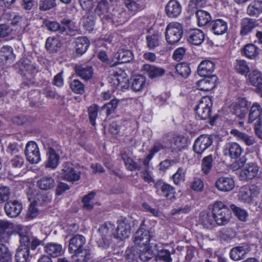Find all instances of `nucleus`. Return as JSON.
I'll list each match as a JSON object with an SVG mask.
<instances>
[{"instance_id": "obj_11", "label": "nucleus", "mask_w": 262, "mask_h": 262, "mask_svg": "<svg viewBox=\"0 0 262 262\" xmlns=\"http://www.w3.org/2000/svg\"><path fill=\"white\" fill-rule=\"evenodd\" d=\"M114 237L119 240L127 238L130 235V226L127 221L121 220L117 221V227L115 228Z\"/></svg>"}, {"instance_id": "obj_10", "label": "nucleus", "mask_w": 262, "mask_h": 262, "mask_svg": "<svg viewBox=\"0 0 262 262\" xmlns=\"http://www.w3.org/2000/svg\"><path fill=\"white\" fill-rule=\"evenodd\" d=\"M153 237L151 232L141 227L134 234V242L137 245L146 246L150 244Z\"/></svg>"}, {"instance_id": "obj_6", "label": "nucleus", "mask_w": 262, "mask_h": 262, "mask_svg": "<svg viewBox=\"0 0 262 262\" xmlns=\"http://www.w3.org/2000/svg\"><path fill=\"white\" fill-rule=\"evenodd\" d=\"M213 136L209 135H202L198 137L193 145L194 152L198 155L203 153L213 142Z\"/></svg>"}, {"instance_id": "obj_55", "label": "nucleus", "mask_w": 262, "mask_h": 262, "mask_svg": "<svg viewBox=\"0 0 262 262\" xmlns=\"http://www.w3.org/2000/svg\"><path fill=\"white\" fill-rule=\"evenodd\" d=\"M115 81H117L116 84L121 88H124L127 85L128 82V78L126 76V74L123 71H121L120 74L117 73L116 75L114 76Z\"/></svg>"}, {"instance_id": "obj_18", "label": "nucleus", "mask_w": 262, "mask_h": 262, "mask_svg": "<svg viewBox=\"0 0 262 262\" xmlns=\"http://www.w3.org/2000/svg\"><path fill=\"white\" fill-rule=\"evenodd\" d=\"M86 240L85 237L80 234L74 236L70 240L69 245V251L74 253V251L85 248Z\"/></svg>"}, {"instance_id": "obj_36", "label": "nucleus", "mask_w": 262, "mask_h": 262, "mask_svg": "<svg viewBox=\"0 0 262 262\" xmlns=\"http://www.w3.org/2000/svg\"><path fill=\"white\" fill-rule=\"evenodd\" d=\"M146 79L144 76L139 75L133 77L131 83V88L135 92H139L145 88Z\"/></svg>"}, {"instance_id": "obj_23", "label": "nucleus", "mask_w": 262, "mask_h": 262, "mask_svg": "<svg viewBox=\"0 0 262 262\" xmlns=\"http://www.w3.org/2000/svg\"><path fill=\"white\" fill-rule=\"evenodd\" d=\"M76 75L84 80H89L93 75L92 67L76 64L74 67Z\"/></svg>"}, {"instance_id": "obj_31", "label": "nucleus", "mask_w": 262, "mask_h": 262, "mask_svg": "<svg viewBox=\"0 0 262 262\" xmlns=\"http://www.w3.org/2000/svg\"><path fill=\"white\" fill-rule=\"evenodd\" d=\"M247 102L245 100H241L235 103L231 109V112L237 117L244 118L248 112Z\"/></svg>"}, {"instance_id": "obj_44", "label": "nucleus", "mask_w": 262, "mask_h": 262, "mask_svg": "<svg viewBox=\"0 0 262 262\" xmlns=\"http://www.w3.org/2000/svg\"><path fill=\"white\" fill-rule=\"evenodd\" d=\"M121 159L124 162V165L127 169L130 171L140 170L141 167L125 152L121 154Z\"/></svg>"}, {"instance_id": "obj_5", "label": "nucleus", "mask_w": 262, "mask_h": 262, "mask_svg": "<svg viewBox=\"0 0 262 262\" xmlns=\"http://www.w3.org/2000/svg\"><path fill=\"white\" fill-rule=\"evenodd\" d=\"M212 99L210 97H204L195 107L196 116L202 120L209 119L211 113Z\"/></svg>"}, {"instance_id": "obj_62", "label": "nucleus", "mask_w": 262, "mask_h": 262, "mask_svg": "<svg viewBox=\"0 0 262 262\" xmlns=\"http://www.w3.org/2000/svg\"><path fill=\"white\" fill-rule=\"evenodd\" d=\"M230 208L239 220L244 222L246 221L248 213L245 210L242 209L234 204L230 205Z\"/></svg>"}, {"instance_id": "obj_19", "label": "nucleus", "mask_w": 262, "mask_h": 262, "mask_svg": "<svg viewBox=\"0 0 262 262\" xmlns=\"http://www.w3.org/2000/svg\"><path fill=\"white\" fill-rule=\"evenodd\" d=\"M44 250L49 257H57L63 253L62 246L57 243L50 242L44 247Z\"/></svg>"}, {"instance_id": "obj_3", "label": "nucleus", "mask_w": 262, "mask_h": 262, "mask_svg": "<svg viewBox=\"0 0 262 262\" xmlns=\"http://www.w3.org/2000/svg\"><path fill=\"white\" fill-rule=\"evenodd\" d=\"M115 225L110 222H106L101 225L98 231L101 237L97 241L99 247L105 249L109 247L112 238L115 234Z\"/></svg>"}, {"instance_id": "obj_22", "label": "nucleus", "mask_w": 262, "mask_h": 262, "mask_svg": "<svg viewBox=\"0 0 262 262\" xmlns=\"http://www.w3.org/2000/svg\"><path fill=\"white\" fill-rule=\"evenodd\" d=\"M22 209V205L17 201L7 202L5 205V210L8 216L11 217L17 216Z\"/></svg>"}, {"instance_id": "obj_39", "label": "nucleus", "mask_w": 262, "mask_h": 262, "mask_svg": "<svg viewBox=\"0 0 262 262\" xmlns=\"http://www.w3.org/2000/svg\"><path fill=\"white\" fill-rule=\"evenodd\" d=\"M195 15L197 18L198 25L200 27L207 25L211 20L210 14L208 12L204 10H197L195 12Z\"/></svg>"}, {"instance_id": "obj_45", "label": "nucleus", "mask_w": 262, "mask_h": 262, "mask_svg": "<svg viewBox=\"0 0 262 262\" xmlns=\"http://www.w3.org/2000/svg\"><path fill=\"white\" fill-rule=\"evenodd\" d=\"M82 24L85 29L89 32L93 30L95 24L94 16L90 12H86L83 16Z\"/></svg>"}, {"instance_id": "obj_58", "label": "nucleus", "mask_w": 262, "mask_h": 262, "mask_svg": "<svg viewBox=\"0 0 262 262\" xmlns=\"http://www.w3.org/2000/svg\"><path fill=\"white\" fill-rule=\"evenodd\" d=\"M212 156L210 155L204 157L202 160V170L205 174H208L212 166Z\"/></svg>"}, {"instance_id": "obj_15", "label": "nucleus", "mask_w": 262, "mask_h": 262, "mask_svg": "<svg viewBox=\"0 0 262 262\" xmlns=\"http://www.w3.org/2000/svg\"><path fill=\"white\" fill-rule=\"evenodd\" d=\"M258 25L256 19L247 17L242 19L240 24L241 35L244 36L248 35Z\"/></svg>"}, {"instance_id": "obj_30", "label": "nucleus", "mask_w": 262, "mask_h": 262, "mask_svg": "<svg viewBox=\"0 0 262 262\" xmlns=\"http://www.w3.org/2000/svg\"><path fill=\"white\" fill-rule=\"evenodd\" d=\"M247 13L251 17H258L262 13V1L252 2L247 7Z\"/></svg>"}, {"instance_id": "obj_8", "label": "nucleus", "mask_w": 262, "mask_h": 262, "mask_svg": "<svg viewBox=\"0 0 262 262\" xmlns=\"http://www.w3.org/2000/svg\"><path fill=\"white\" fill-rule=\"evenodd\" d=\"M27 160L32 164L37 163L40 160V156L37 145L33 141L29 142L25 150Z\"/></svg>"}, {"instance_id": "obj_50", "label": "nucleus", "mask_w": 262, "mask_h": 262, "mask_svg": "<svg viewBox=\"0 0 262 262\" xmlns=\"http://www.w3.org/2000/svg\"><path fill=\"white\" fill-rule=\"evenodd\" d=\"M244 54L248 58L254 59L259 54V49L252 43L247 44L244 47Z\"/></svg>"}, {"instance_id": "obj_29", "label": "nucleus", "mask_w": 262, "mask_h": 262, "mask_svg": "<svg viewBox=\"0 0 262 262\" xmlns=\"http://www.w3.org/2000/svg\"><path fill=\"white\" fill-rule=\"evenodd\" d=\"M214 69V63L209 60H205L201 62L198 68V73L201 76H210Z\"/></svg>"}, {"instance_id": "obj_12", "label": "nucleus", "mask_w": 262, "mask_h": 262, "mask_svg": "<svg viewBox=\"0 0 262 262\" xmlns=\"http://www.w3.org/2000/svg\"><path fill=\"white\" fill-rule=\"evenodd\" d=\"M243 150V149L236 142H227L223 147L224 155L226 156H229L232 159L238 158Z\"/></svg>"}, {"instance_id": "obj_35", "label": "nucleus", "mask_w": 262, "mask_h": 262, "mask_svg": "<svg viewBox=\"0 0 262 262\" xmlns=\"http://www.w3.org/2000/svg\"><path fill=\"white\" fill-rule=\"evenodd\" d=\"M256 187L252 186L251 187H242L239 192V199L244 202L249 203L251 202L252 198L255 195L252 192V190L256 189Z\"/></svg>"}, {"instance_id": "obj_24", "label": "nucleus", "mask_w": 262, "mask_h": 262, "mask_svg": "<svg viewBox=\"0 0 262 262\" xmlns=\"http://www.w3.org/2000/svg\"><path fill=\"white\" fill-rule=\"evenodd\" d=\"M215 186L220 191H230L234 187V182L231 178L221 177L216 180Z\"/></svg>"}, {"instance_id": "obj_60", "label": "nucleus", "mask_w": 262, "mask_h": 262, "mask_svg": "<svg viewBox=\"0 0 262 262\" xmlns=\"http://www.w3.org/2000/svg\"><path fill=\"white\" fill-rule=\"evenodd\" d=\"M127 19V14L125 11H123L113 15V24L116 26L124 24Z\"/></svg>"}, {"instance_id": "obj_59", "label": "nucleus", "mask_w": 262, "mask_h": 262, "mask_svg": "<svg viewBox=\"0 0 262 262\" xmlns=\"http://www.w3.org/2000/svg\"><path fill=\"white\" fill-rule=\"evenodd\" d=\"M108 5L106 0L101 1L97 5L94 10L95 13L99 16L106 13L108 10Z\"/></svg>"}, {"instance_id": "obj_54", "label": "nucleus", "mask_w": 262, "mask_h": 262, "mask_svg": "<svg viewBox=\"0 0 262 262\" xmlns=\"http://www.w3.org/2000/svg\"><path fill=\"white\" fill-rule=\"evenodd\" d=\"M161 190L163 193L165 198L169 200H172L175 198L174 188L170 185L164 183L161 187Z\"/></svg>"}, {"instance_id": "obj_4", "label": "nucleus", "mask_w": 262, "mask_h": 262, "mask_svg": "<svg viewBox=\"0 0 262 262\" xmlns=\"http://www.w3.org/2000/svg\"><path fill=\"white\" fill-rule=\"evenodd\" d=\"M183 28L179 23H171L166 28L165 38L167 43L173 45L179 41L183 35Z\"/></svg>"}, {"instance_id": "obj_14", "label": "nucleus", "mask_w": 262, "mask_h": 262, "mask_svg": "<svg viewBox=\"0 0 262 262\" xmlns=\"http://www.w3.org/2000/svg\"><path fill=\"white\" fill-rule=\"evenodd\" d=\"M197 83L198 89L202 91H209L216 86L217 78L215 75L203 76Z\"/></svg>"}, {"instance_id": "obj_47", "label": "nucleus", "mask_w": 262, "mask_h": 262, "mask_svg": "<svg viewBox=\"0 0 262 262\" xmlns=\"http://www.w3.org/2000/svg\"><path fill=\"white\" fill-rule=\"evenodd\" d=\"M160 35L159 34L148 35L146 36L147 47L150 50H153L160 45Z\"/></svg>"}, {"instance_id": "obj_48", "label": "nucleus", "mask_w": 262, "mask_h": 262, "mask_svg": "<svg viewBox=\"0 0 262 262\" xmlns=\"http://www.w3.org/2000/svg\"><path fill=\"white\" fill-rule=\"evenodd\" d=\"M138 247L128 248L125 251L126 262H138Z\"/></svg>"}, {"instance_id": "obj_64", "label": "nucleus", "mask_w": 262, "mask_h": 262, "mask_svg": "<svg viewBox=\"0 0 262 262\" xmlns=\"http://www.w3.org/2000/svg\"><path fill=\"white\" fill-rule=\"evenodd\" d=\"M185 169L179 167L177 172L172 176V179L175 184L178 185L185 180Z\"/></svg>"}, {"instance_id": "obj_52", "label": "nucleus", "mask_w": 262, "mask_h": 262, "mask_svg": "<svg viewBox=\"0 0 262 262\" xmlns=\"http://www.w3.org/2000/svg\"><path fill=\"white\" fill-rule=\"evenodd\" d=\"M43 24L50 31H58L61 33L65 32V28L64 27H60V24L56 21L45 20Z\"/></svg>"}, {"instance_id": "obj_1", "label": "nucleus", "mask_w": 262, "mask_h": 262, "mask_svg": "<svg viewBox=\"0 0 262 262\" xmlns=\"http://www.w3.org/2000/svg\"><path fill=\"white\" fill-rule=\"evenodd\" d=\"M10 225L8 221L0 220V262H12V254L4 244L8 240V233L6 230Z\"/></svg>"}, {"instance_id": "obj_7", "label": "nucleus", "mask_w": 262, "mask_h": 262, "mask_svg": "<svg viewBox=\"0 0 262 262\" xmlns=\"http://www.w3.org/2000/svg\"><path fill=\"white\" fill-rule=\"evenodd\" d=\"M61 171L62 179L65 181L73 183L80 178V172L76 170L71 163H64L62 166Z\"/></svg>"}, {"instance_id": "obj_2", "label": "nucleus", "mask_w": 262, "mask_h": 262, "mask_svg": "<svg viewBox=\"0 0 262 262\" xmlns=\"http://www.w3.org/2000/svg\"><path fill=\"white\" fill-rule=\"evenodd\" d=\"M212 213L215 223L219 226L227 224L231 217L230 210L222 202L216 201L213 205Z\"/></svg>"}, {"instance_id": "obj_21", "label": "nucleus", "mask_w": 262, "mask_h": 262, "mask_svg": "<svg viewBox=\"0 0 262 262\" xmlns=\"http://www.w3.org/2000/svg\"><path fill=\"white\" fill-rule=\"evenodd\" d=\"M181 5L176 0H170L165 7L166 14L170 18L177 17L181 14Z\"/></svg>"}, {"instance_id": "obj_16", "label": "nucleus", "mask_w": 262, "mask_h": 262, "mask_svg": "<svg viewBox=\"0 0 262 262\" xmlns=\"http://www.w3.org/2000/svg\"><path fill=\"white\" fill-rule=\"evenodd\" d=\"M250 83L255 87L257 93L262 97V73L257 70H252L248 75Z\"/></svg>"}, {"instance_id": "obj_38", "label": "nucleus", "mask_w": 262, "mask_h": 262, "mask_svg": "<svg viewBox=\"0 0 262 262\" xmlns=\"http://www.w3.org/2000/svg\"><path fill=\"white\" fill-rule=\"evenodd\" d=\"M143 69L150 78L161 76L165 73V70L163 69L148 64H145L143 66Z\"/></svg>"}, {"instance_id": "obj_46", "label": "nucleus", "mask_w": 262, "mask_h": 262, "mask_svg": "<svg viewBox=\"0 0 262 262\" xmlns=\"http://www.w3.org/2000/svg\"><path fill=\"white\" fill-rule=\"evenodd\" d=\"M187 146L186 139L181 136H177L173 138L170 148L179 151L185 148Z\"/></svg>"}, {"instance_id": "obj_41", "label": "nucleus", "mask_w": 262, "mask_h": 262, "mask_svg": "<svg viewBox=\"0 0 262 262\" xmlns=\"http://www.w3.org/2000/svg\"><path fill=\"white\" fill-rule=\"evenodd\" d=\"M72 259L74 262H86L90 258V252L85 248L74 252Z\"/></svg>"}, {"instance_id": "obj_17", "label": "nucleus", "mask_w": 262, "mask_h": 262, "mask_svg": "<svg viewBox=\"0 0 262 262\" xmlns=\"http://www.w3.org/2000/svg\"><path fill=\"white\" fill-rule=\"evenodd\" d=\"M152 246H154L156 250H158V246L156 243H150L149 244L144 246V247H138L139 258L143 261L150 259L154 255V250L152 249Z\"/></svg>"}, {"instance_id": "obj_57", "label": "nucleus", "mask_w": 262, "mask_h": 262, "mask_svg": "<svg viewBox=\"0 0 262 262\" xmlns=\"http://www.w3.org/2000/svg\"><path fill=\"white\" fill-rule=\"evenodd\" d=\"M217 236L221 241L228 242L235 236V233L231 229H224L218 232Z\"/></svg>"}, {"instance_id": "obj_40", "label": "nucleus", "mask_w": 262, "mask_h": 262, "mask_svg": "<svg viewBox=\"0 0 262 262\" xmlns=\"http://www.w3.org/2000/svg\"><path fill=\"white\" fill-rule=\"evenodd\" d=\"M90 46V41L86 37H79L76 40V53L80 55L84 53Z\"/></svg>"}, {"instance_id": "obj_25", "label": "nucleus", "mask_w": 262, "mask_h": 262, "mask_svg": "<svg viewBox=\"0 0 262 262\" xmlns=\"http://www.w3.org/2000/svg\"><path fill=\"white\" fill-rule=\"evenodd\" d=\"M47 155L48 159L46 162V167L51 169L56 168L59 163V155L52 147L48 148Z\"/></svg>"}, {"instance_id": "obj_61", "label": "nucleus", "mask_w": 262, "mask_h": 262, "mask_svg": "<svg viewBox=\"0 0 262 262\" xmlns=\"http://www.w3.org/2000/svg\"><path fill=\"white\" fill-rule=\"evenodd\" d=\"M70 87L72 91L75 93L82 94L84 92V84L79 80L74 79L72 81Z\"/></svg>"}, {"instance_id": "obj_27", "label": "nucleus", "mask_w": 262, "mask_h": 262, "mask_svg": "<svg viewBox=\"0 0 262 262\" xmlns=\"http://www.w3.org/2000/svg\"><path fill=\"white\" fill-rule=\"evenodd\" d=\"M258 167L254 163L247 164L241 172L240 176L243 179L250 180L255 177L258 172Z\"/></svg>"}, {"instance_id": "obj_49", "label": "nucleus", "mask_w": 262, "mask_h": 262, "mask_svg": "<svg viewBox=\"0 0 262 262\" xmlns=\"http://www.w3.org/2000/svg\"><path fill=\"white\" fill-rule=\"evenodd\" d=\"M19 72L21 75H25V72L33 74L35 70L34 66L31 64V61L27 59H23L19 64Z\"/></svg>"}, {"instance_id": "obj_9", "label": "nucleus", "mask_w": 262, "mask_h": 262, "mask_svg": "<svg viewBox=\"0 0 262 262\" xmlns=\"http://www.w3.org/2000/svg\"><path fill=\"white\" fill-rule=\"evenodd\" d=\"M19 241L20 245L16 250L15 259L17 262H26L29 257V248L27 247L29 239L21 237Z\"/></svg>"}, {"instance_id": "obj_28", "label": "nucleus", "mask_w": 262, "mask_h": 262, "mask_svg": "<svg viewBox=\"0 0 262 262\" xmlns=\"http://www.w3.org/2000/svg\"><path fill=\"white\" fill-rule=\"evenodd\" d=\"M115 58L117 61L113 64L112 66L118 63L129 62L133 58L132 52L128 50L120 49L115 55Z\"/></svg>"}, {"instance_id": "obj_51", "label": "nucleus", "mask_w": 262, "mask_h": 262, "mask_svg": "<svg viewBox=\"0 0 262 262\" xmlns=\"http://www.w3.org/2000/svg\"><path fill=\"white\" fill-rule=\"evenodd\" d=\"M20 238L21 237H27L29 239L27 247L32 250H34L37 247L42 244V241L39 240L37 238L33 236L29 237L28 235H25L22 231H19L18 232Z\"/></svg>"}, {"instance_id": "obj_26", "label": "nucleus", "mask_w": 262, "mask_h": 262, "mask_svg": "<svg viewBox=\"0 0 262 262\" xmlns=\"http://www.w3.org/2000/svg\"><path fill=\"white\" fill-rule=\"evenodd\" d=\"M211 31L215 35H222L227 31V24L224 20L218 19L210 22Z\"/></svg>"}, {"instance_id": "obj_20", "label": "nucleus", "mask_w": 262, "mask_h": 262, "mask_svg": "<svg viewBox=\"0 0 262 262\" xmlns=\"http://www.w3.org/2000/svg\"><path fill=\"white\" fill-rule=\"evenodd\" d=\"M187 37V40L190 43L199 46L203 42L205 35L201 30L195 29L188 32Z\"/></svg>"}, {"instance_id": "obj_34", "label": "nucleus", "mask_w": 262, "mask_h": 262, "mask_svg": "<svg viewBox=\"0 0 262 262\" xmlns=\"http://www.w3.org/2000/svg\"><path fill=\"white\" fill-rule=\"evenodd\" d=\"M62 46L61 40L57 37H49L46 42V49L51 53L59 51Z\"/></svg>"}, {"instance_id": "obj_42", "label": "nucleus", "mask_w": 262, "mask_h": 262, "mask_svg": "<svg viewBox=\"0 0 262 262\" xmlns=\"http://www.w3.org/2000/svg\"><path fill=\"white\" fill-rule=\"evenodd\" d=\"M37 185L40 189L48 190L54 187L55 181L52 177L45 176L38 181Z\"/></svg>"}, {"instance_id": "obj_53", "label": "nucleus", "mask_w": 262, "mask_h": 262, "mask_svg": "<svg viewBox=\"0 0 262 262\" xmlns=\"http://www.w3.org/2000/svg\"><path fill=\"white\" fill-rule=\"evenodd\" d=\"M119 100L117 99H112L110 102L102 107V110L105 112L107 116L113 113L118 106Z\"/></svg>"}, {"instance_id": "obj_13", "label": "nucleus", "mask_w": 262, "mask_h": 262, "mask_svg": "<svg viewBox=\"0 0 262 262\" xmlns=\"http://www.w3.org/2000/svg\"><path fill=\"white\" fill-rule=\"evenodd\" d=\"M250 251V247L247 244H241L230 250V257L233 260H239L244 259Z\"/></svg>"}, {"instance_id": "obj_33", "label": "nucleus", "mask_w": 262, "mask_h": 262, "mask_svg": "<svg viewBox=\"0 0 262 262\" xmlns=\"http://www.w3.org/2000/svg\"><path fill=\"white\" fill-rule=\"evenodd\" d=\"M230 134L243 142L247 146L253 145L255 143L254 137L249 136L245 133L238 131L237 129H233L231 130Z\"/></svg>"}, {"instance_id": "obj_63", "label": "nucleus", "mask_w": 262, "mask_h": 262, "mask_svg": "<svg viewBox=\"0 0 262 262\" xmlns=\"http://www.w3.org/2000/svg\"><path fill=\"white\" fill-rule=\"evenodd\" d=\"M95 193L91 192L88 194L85 195L82 199L84 209L90 210L93 208V203L92 200L94 199Z\"/></svg>"}, {"instance_id": "obj_37", "label": "nucleus", "mask_w": 262, "mask_h": 262, "mask_svg": "<svg viewBox=\"0 0 262 262\" xmlns=\"http://www.w3.org/2000/svg\"><path fill=\"white\" fill-rule=\"evenodd\" d=\"M262 112L261 106L258 103H254L251 107L248 122L251 123L256 121L255 123H259L261 121L260 116Z\"/></svg>"}, {"instance_id": "obj_32", "label": "nucleus", "mask_w": 262, "mask_h": 262, "mask_svg": "<svg viewBox=\"0 0 262 262\" xmlns=\"http://www.w3.org/2000/svg\"><path fill=\"white\" fill-rule=\"evenodd\" d=\"M201 224L206 229H211L215 225V220L212 212L211 213L206 211H202L200 214Z\"/></svg>"}, {"instance_id": "obj_43", "label": "nucleus", "mask_w": 262, "mask_h": 262, "mask_svg": "<svg viewBox=\"0 0 262 262\" xmlns=\"http://www.w3.org/2000/svg\"><path fill=\"white\" fill-rule=\"evenodd\" d=\"M234 69L239 74L247 76L250 69L248 62L243 59H236L234 64Z\"/></svg>"}, {"instance_id": "obj_56", "label": "nucleus", "mask_w": 262, "mask_h": 262, "mask_svg": "<svg viewBox=\"0 0 262 262\" xmlns=\"http://www.w3.org/2000/svg\"><path fill=\"white\" fill-rule=\"evenodd\" d=\"M177 72L183 77H187L190 73V69L188 63H181L175 67Z\"/></svg>"}]
</instances>
